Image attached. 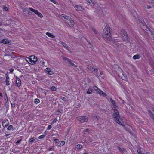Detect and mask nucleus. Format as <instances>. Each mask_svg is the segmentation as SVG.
<instances>
[{
    "mask_svg": "<svg viewBox=\"0 0 154 154\" xmlns=\"http://www.w3.org/2000/svg\"><path fill=\"white\" fill-rule=\"evenodd\" d=\"M11 106L13 108L15 106L14 104V103L13 104L12 103H11Z\"/></svg>",
    "mask_w": 154,
    "mask_h": 154,
    "instance_id": "nucleus-51",
    "label": "nucleus"
},
{
    "mask_svg": "<svg viewBox=\"0 0 154 154\" xmlns=\"http://www.w3.org/2000/svg\"><path fill=\"white\" fill-rule=\"evenodd\" d=\"M50 0L54 4H56V3L57 2L55 0Z\"/></svg>",
    "mask_w": 154,
    "mask_h": 154,
    "instance_id": "nucleus-50",
    "label": "nucleus"
},
{
    "mask_svg": "<svg viewBox=\"0 0 154 154\" xmlns=\"http://www.w3.org/2000/svg\"><path fill=\"white\" fill-rule=\"evenodd\" d=\"M151 8V7L150 6H148L147 7V8L149 9Z\"/></svg>",
    "mask_w": 154,
    "mask_h": 154,
    "instance_id": "nucleus-54",
    "label": "nucleus"
},
{
    "mask_svg": "<svg viewBox=\"0 0 154 154\" xmlns=\"http://www.w3.org/2000/svg\"><path fill=\"white\" fill-rule=\"evenodd\" d=\"M46 35L50 37L54 38L55 37V36L53 35L52 34L48 32H47L46 33Z\"/></svg>",
    "mask_w": 154,
    "mask_h": 154,
    "instance_id": "nucleus-18",
    "label": "nucleus"
},
{
    "mask_svg": "<svg viewBox=\"0 0 154 154\" xmlns=\"http://www.w3.org/2000/svg\"><path fill=\"white\" fill-rule=\"evenodd\" d=\"M21 140H22L21 139L19 140L17 142V143L18 144L21 141Z\"/></svg>",
    "mask_w": 154,
    "mask_h": 154,
    "instance_id": "nucleus-53",
    "label": "nucleus"
},
{
    "mask_svg": "<svg viewBox=\"0 0 154 154\" xmlns=\"http://www.w3.org/2000/svg\"><path fill=\"white\" fill-rule=\"evenodd\" d=\"M51 149H52V148H49V150H51Z\"/></svg>",
    "mask_w": 154,
    "mask_h": 154,
    "instance_id": "nucleus-64",
    "label": "nucleus"
},
{
    "mask_svg": "<svg viewBox=\"0 0 154 154\" xmlns=\"http://www.w3.org/2000/svg\"><path fill=\"white\" fill-rule=\"evenodd\" d=\"M60 99L62 100H63L64 101H67L66 98H65V97H60Z\"/></svg>",
    "mask_w": 154,
    "mask_h": 154,
    "instance_id": "nucleus-34",
    "label": "nucleus"
},
{
    "mask_svg": "<svg viewBox=\"0 0 154 154\" xmlns=\"http://www.w3.org/2000/svg\"><path fill=\"white\" fill-rule=\"evenodd\" d=\"M92 89L91 88H90L89 89H88V91H87V93L89 94H92Z\"/></svg>",
    "mask_w": 154,
    "mask_h": 154,
    "instance_id": "nucleus-21",
    "label": "nucleus"
},
{
    "mask_svg": "<svg viewBox=\"0 0 154 154\" xmlns=\"http://www.w3.org/2000/svg\"><path fill=\"white\" fill-rule=\"evenodd\" d=\"M21 81L20 79L18 77H16V84L18 87H20L21 85Z\"/></svg>",
    "mask_w": 154,
    "mask_h": 154,
    "instance_id": "nucleus-9",
    "label": "nucleus"
},
{
    "mask_svg": "<svg viewBox=\"0 0 154 154\" xmlns=\"http://www.w3.org/2000/svg\"><path fill=\"white\" fill-rule=\"evenodd\" d=\"M118 42L117 41H116L113 44V46L115 47H117V44L116 43H117V42Z\"/></svg>",
    "mask_w": 154,
    "mask_h": 154,
    "instance_id": "nucleus-42",
    "label": "nucleus"
},
{
    "mask_svg": "<svg viewBox=\"0 0 154 154\" xmlns=\"http://www.w3.org/2000/svg\"><path fill=\"white\" fill-rule=\"evenodd\" d=\"M86 132H88V131H89L88 129H86Z\"/></svg>",
    "mask_w": 154,
    "mask_h": 154,
    "instance_id": "nucleus-62",
    "label": "nucleus"
},
{
    "mask_svg": "<svg viewBox=\"0 0 154 154\" xmlns=\"http://www.w3.org/2000/svg\"><path fill=\"white\" fill-rule=\"evenodd\" d=\"M2 29L0 28V32H1V31H2Z\"/></svg>",
    "mask_w": 154,
    "mask_h": 154,
    "instance_id": "nucleus-61",
    "label": "nucleus"
},
{
    "mask_svg": "<svg viewBox=\"0 0 154 154\" xmlns=\"http://www.w3.org/2000/svg\"><path fill=\"white\" fill-rule=\"evenodd\" d=\"M94 68H93L92 67L90 66H89L88 67V69L91 71H92L93 72V69H94Z\"/></svg>",
    "mask_w": 154,
    "mask_h": 154,
    "instance_id": "nucleus-35",
    "label": "nucleus"
},
{
    "mask_svg": "<svg viewBox=\"0 0 154 154\" xmlns=\"http://www.w3.org/2000/svg\"><path fill=\"white\" fill-rule=\"evenodd\" d=\"M9 135H10V134H6L5 135V137H7V136H8Z\"/></svg>",
    "mask_w": 154,
    "mask_h": 154,
    "instance_id": "nucleus-57",
    "label": "nucleus"
},
{
    "mask_svg": "<svg viewBox=\"0 0 154 154\" xmlns=\"http://www.w3.org/2000/svg\"><path fill=\"white\" fill-rule=\"evenodd\" d=\"M92 29L95 34H97L98 32L96 30V29H95L92 28Z\"/></svg>",
    "mask_w": 154,
    "mask_h": 154,
    "instance_id": "nucleus-37",
    "label": "nucleus"
},
{
    "mask_svg": "<svg viewBox=\"0 0 154 154\" xmlns=\"http://www.w3.org/2000/svg\"><path fill=\"white\" fill-rule=\"evenodd\" d=\"M104 33L103 35V37L105 39L109 40H111V36L109 28L106 26L104 29Z\"/></svg>",
    "mask_w": 154,
    "mask_h": 154,
    "instance_id": "nucleus-2",
    "label": "nucleus"
},
{
    "mask_svg": "<svg viewBox=\"0 0 154 154\" xmlns=\"http://www.w3.org/2000/svg\"><path fill=\"white\" fill-rule=\"evenodd\" d=\"M84 152L83 153V154H87V152L85 150H84Z\"/></svg>",
    "mask_w": 154,
    "mask_h": 154,
    "instance_id": "nucleus-55",
    "label": "nucleus"
},
{
    "mask_svg": "<svg viewBox=\"0 0 154 154\" xmlns=\"http://www.w3.org/2000/svg\"><path fill=\"white\" fill-rule=\"evenodd\" d=\"M3 9L5 11H8V8L5 6H3Z\"/></svg>",
    "mask_w": 154,
    "mask_h": 154,
    "instance_id": "nucleus-41",
    "label": "nucleus"
},
{
    "mask_svg": "<svg viewBox=\"0 0 154 154\" xmlns=\"http://www.w3.org/2000/svg\"><path fill=\"white\" fill-rule=\"evenodd\" d=\"M117 107L113 106L112 107V109L114 112V113H113V117L115 119L117 123L124 126V125L121 123V122L120 121V117L119 116L118 111L116 108Z\"/></svg>",
    "mask_w": 154,
    "mask_h": 154,
    "instance_id": "nucleus-1",
    "label": "nucleus"
},
{
    "mask_svg": "<svg viewBox=\"0 0 154 154\" xmlns=\"http://www.w3.org/2000/svg\"><path fill=\"white\" fill-rule=\"evenodd\" d=\"M140 58V57L138 55H136L133 56V58L134 59H138Z\"/></svg>",
    "mask_w": 154,
    "mask_h": 154,
    "instance_id": "nucleus-28",
    "label": "nucleus"
},
{
    "mask_svg": "<svg viewBox=\"0 0 154 154\" xmlns=\"http://www.w3.org/2000/svg\"><path fill=\"white\" fill-rule=\"evenodd\" d=\"M5 76L6 78V80H9V77L7 74H5Z\"/></svg>",
    "mask_w": 154,
    "mask_h": 154,
    "instance_id": "nucleus-40",
    "label": "nucleus"
},
{
    "mask_svg": "<svg viewBox=\"0 0 154 154\" xmlns=\"http://www.w3.org/2000/svg\"><path fill=\"white\" fill-rule=\"evenodd\" d=\"M34 103H35V104H37V103H39L40 102V100H39L38 99H35V100H34Z\"/></svg>",
    "mask_w": 154,
    "mask_h": 154,
    "instance_id": "nucleus-31",
    "label": "nucleus"
},
{
    "mask_svg": "<svg viewBox=\"0 0 154 154\" xmlns=\"http://www.w3.org/2000/svg\"><path fill=\"white\" fill-rule=\"evenodd\" d=\"M119 71L120 72L119 73L118 71L117 72L118 75L119 76L120 78L121 79H122L124 80V75L123 74V71L122 70L120 69V68L119 69Z\"/></svg>",
    "mask_w": 154,
    "mask_h": 154,
    "instance_id": "nucleus-8",
    "label": "nucleus"
},
{
    "mask_svg": "<svg viewBox=\"0 0 154 154\" xmlns=\"http://www.w3.org/2000/svg\"><path fill=\"white\" fill-rule=\"evenodd\" d=\"M148 112H149V114L152 117L153 120L154 121V114H152V112L149 110H148Z\"/></svg>",
    "mask_w": 154,
    "mask_h": 154,
    "instance_id": "nucleus-25",
    "label": "nucleus"
},
{
    "mask_svg": "<svg viewBox=\"0 0 154 154\" xmlns=\"http://www.w3.org/2000/svg\"><path fill=\"white\" fill-rule=\"evenodd\" d=\"M100 75H102L103 74V72L102 71H100Z\"/></svg>",
    "mask_w": 154,
    "mask_h": 154,
    "instance_id": "nucleus-59",
    "label": "nucleus"
},
{
    "mask_svg": "<svg viewBox=\"0 0 154 154\" xmlns=\"http://www.w3.org/2000/svg\"><path fill=\"white\" fill-rule=\"evenodd\" d=\"M58 139H55L54 140V141H58Z\"/></svg>",
    "mask_w": 154,
    "mask_h": 154,
    "instance_id": "nucleus-58",
    "label": "nucleus"
},
{
    "mask_svg": "<svg viewBox=\"0 0 154 154\" xmlns=\"http://www.w3.org/2000/svg\"><path fill=\"white\" fill-rule=\"evenodd\" d=\"M75 8L76 10L77 11H82L84 10V9L80 5H76Z\"/></svg>",
    "mask_w": 154,
    "mask_h": 154,
    "instance_id": "nucleus-13",
    "label": "nucleus"
},
{
    "mask_svg": "<svg viewBox=\"0 0 154 154\" xmlns=\"http://www.w3.org/2000/svg\"><path fill=\"white\" fill-rule=\"evenodd\" d=\"M94 117L95 118H96V119H98L97 116H94Z\"/></svg>",
    "mask_w": 154,
    "mask_h": 154,
    "instance_id": "nucleus-60",
    "label": "nucleus"
},
{
    "mask_svg": "<svg viewBox=\"0 0 154 154\" xmlns=\"http://www.w3.org/2000/svg\"><path fill=\"white\" fill-rule=\"evenodd\" d=\"M35 14H36L37 15H38L39 17H40V18H42V17H43V16L42 14L39 12L38 10L36 13Z\"/></svg>",
    "mask_w": 154,
    "mask_h": 154,
    "instance_id": "nucleus-20",
    "label": "nucleus"
},
{
    "mask_svg": "<svg viewBox=\"0 0 154 154\" xmlns=\"http://www.w3.org/2000/svg\"><path fill=\"white\" fill-rule=\"evenodd\" d=\"M50 89L52 91H55L56 90V88L54 86L51 87Z\"/></svg>",
    "mask_w": 154,
    "mask_h": 154,
    "instance_id": "nucleus-30",
    "label": "nucleus"
},
{
    "mask_svg": "<svg viewBox=\"0 0 154 154\" xmlns=\"http://www.w3.org/2000/svg\"><path fill=\"white\" fill-rule=\"evenodd\" d=\"M137 152L139 154H142L141 151L140 150H137Z\"/></svg>",
    "mask_w": 154,
    "mask_h": 154,
    "instance_id": "nucleus-49",
    "label": "nucleus"
},
{
    "mask_svg": "<svg viewBox=\"0 0 154 154\" xmlns=\"http://www.w3.org/2000/svg\"><path fill=\"white\" fill-rule=\"evenodd\" d=\"M77 119L82 123L87 122L88 120V118L86 116L78 117H77Z\"/></svg>",
    "mask_w": 154,
    "mask_h": 154,
    "instance_id": "nucleus-3",
    "label": "nucleus"
},
{
    "mask_svg": "<svg viewBox=\"0 0 154 154\" xmlns=\"http://www.w3.org/2000/svg\"><path fill=\"white\" fill-rule=\"evenodd\" d=\"M98 94H99L101 95L102 96H106V94L105 93H104L103 91H101L100 90V91L99 92Z\"/></svg>",
    "mask_w": 154,
    "mask_h": 154,
    "instance_id": "nucleus-23",
    "label": "nucleus"
},
{
    "mask_svg": "<svg viewBox=\"0 0 154 154\" xmlns=\"http://www.w3.org/2000/svg\"><path fill=\"white\" fill-rule=\"evenodd\" d=\"M28 11L26 9H24L23 10V12L26 14H27Z\"/></svg>",
    "mask_w": 154,
    "mask_h": 154,
    "instance_id": "nucleus-32",
    "label": "nucleus"
},
{
    "mask_svg": "<svg viewBox=\"0 0 154 154\" xmlns=\"http://www.w3.org/2000/svg\"><path fill=\"white\" fill-rule=\"evenodd\" d=\"M42 64L43 65H44L45 64V62H44L43 61L42 62Z\"/></svg>",
    "mask_w": 154,
    "mask_h": 154,
    "instance_id": "nucleus-56",
    "label": "nucleus"
},
{
    "mask_svg": "<svg viewBox=\"0 0 154 154\" xmlns=\"http://www.w3.org/2000/svg\"><path fill=\"white\" fill-rule=\"evenodd\" d=\"M45 137V135H41L39 136L38 138L39 139H42V138H44Z\"/></svg>",
    "mask_w": 154,
    "mask_h": 154,
    "instance_id": "nucleus-36",
    "label": "nucleus"
},
{
    "mask_svg": "<svg viewBox=\"0 0 154 154\" xmlns=\"http://www.w3.org/2000/svg\"><path fill=\"white\" fill-rule=\"evenodd\" d=\"M56 121H57L56 119V118L54 119V120L51 123V124H52L54 123H55L56 122Z\"/></svg>",
    "mask_w": 154,
    "mask_h": 154,
    "instance_id": "nucleus-45",
    "label": "nucleus"
},
{
    "mask_svg": "<svg viewBox=\"0 0 154 154\" xmlns=\"http://www.w3.org/2000/svg\"><path fill=\"white\" fill-rule=\"evenodd\" d=\"M98 94H99L101 95L102 96H106V94L105 93H104L103 91H101L100 90V91L99 92Z\"/></svg>",
    "mask_w": 154,
    "mask_h": 154,
    "instance_id": "nucleus-22",
    "label": "nucleus"
},
{
    "mask_svg": "<svg viewBox=\"0 0 154 154\" xmlns=\"http://www.w3.org/2000/svg\"><path fill=\"white\" fill-rule=\"evenodd\" d=\"M94 89L96 91L97 93H98L100 91V89L98 87L96 86H94L93 87Z\"/></svg>",
    "mask_w": 154,
    "mask_h": 154,
    "instance_id": "nucleus-19",
    "label": "nucleus"
},
{
    "mask_svg": "<svg viewBox=\"0 0 154 154\" xmlns=\"http://www.w3.org/2000/svg\"><path fill=\"white\" fill-rule=\"evenodd\" d=\"M2 43L4 44H9L10 42L7 39H5L3 40H2Z\"/></svg>",
    "mask_w": 154,
    "mask_h": 154,
    "instance_id": "nucleus-16",
    "label": "nucleus"
},
{
    "mask_svg": "<svg viewBox=\"0 0 154 154\" xmlns=\"http://www.w3.org/2000/svg\"><path fill=\"white\" fill-rule=\"evenodd\" d=\"M121 33L122 35L123 39L124 41L128 40L127 35L125 31L124 30H122L121 31Z\"/></svg>",
    "mask_w": 154,
    "mask_h": 154,
    "instance_id": "nucleus-5",
    "label": "nucleus"
},
{
    "mask_svg": "<svg viewBox=\"0 0 154 154\" xmlns=\"http://www.w3.org/2000/svg\"><path fill=\"white\" fill-rule=\"evenodd\" d=\"M90 4H95V2L94 1V0H86Z\"/></svg>",
    "mask_w": 154,
    "mask_h": 154,
    "instance_id": "nucleus-27",
    "label": "nucleus"
},
{
    "mask_svg": "<svg viewBox=\"0 0 154 154\" xmlns=\"http://www.w3.org/2000/svg\"><path fill=\"white\" fill-rule=\"evenodd\" d=\"M60 17L62 20L66 22L68 19H70V17L65 14H63L59 16Z\"/></svg>",
    "mask_w": 154,
    "mask_h": 154,
    "instance_id": "nucleus-6",
    "label": "nucleus"
},
{
    "mask_svg": "<svg viewBox=\"0 0 154 154\" xmlns=\"http://www.w3.org/2000/svg\"><path fill=\"white\" fill-rule=\"evenodd\" d=\"M93 71H94L95 72L97 73L98 71V69H97L94 68L93 70Z\"/></svg>",
    "mask_w": 154,
    "mask_h": 154,
    "instance_id": "nucleus-48",
    "label": "nucleus"
},
{
    "mask_svg": "<svg viewBox=\"0 0 154 154\" xmlns=\"http://www.w3.org/2000/svg\"><path fill=\"white\" fill-rule=\"evenodd\" d=\"M110 101L112 104L113 105V106L117 107V104L115 100H113L111 98H110Z\"/></svg>",
    "mask_w": 154,
    "mask_h": 154,
    "instance_id": "nucleus-14",
    "label": "nucleus"
},
{
    "mask_svg": "<svg viewBox=\"0 0 154 154\" xmlns=\"http://www.w3.org/2000/svg\"><path fill=\"white\" fill-rule=\"evenodd\" d=\"M34 141V140L33 138H31L29 139V143H32Z\"/></svg>",
    "mask_w": 154,
    "mask_h": 154,
    "instance_id": "nucleus-33",
    "label": "nucleus"
},
{
    "mask_svg": "<svg viewBox=\"0 0 154 154\" xmlns=\"http://www.w3.org/2000/svg\"><path fill=\"white\" fill-rule=\"evenodd\" d=\"M29 9L31 11H32L35 14L37 11V10L34 9L32 8H29Z\"/></svg>",
    "mask_w": 154,
    "mask_h": 154,
    "instance_id": "nucleus-24",
    "label": "nucleus"
},
{
    "mask_svg": "<svg viewBox=\"0 0 154 154\" xmlns=\"http://www.w3.org/2000/svg\"><path fill=\"white\" fill-rule=\"evenodd\" d=\"M10 70V73H12L14 71V69L12 68H11L9 69Z\"/></svg>",
    "mask_w": 154,
    "mask_h": 154,
    "instance_id": "nucleus-47",
    "label": "nucleus"
},
{
    "mask_svg": "<svg viewBox=\"0 0 154 154\" xmlns=\"http://www.w3.org/2000/svg\"><path fill=\"white\" fill-rule=\"evenodd\" d=\"M61 44L66 49L68 50H69V47L66 44L63 42H62Z\"/></svg>",
    "mask_w": 154,
    "mask_h": 154,
    "instance_id": "nucleus-17",
    "label": "nucleus"
},
{
    "mask_svg": "<svg viewBox=\"0 0 154 154\" xmlns=\"http://www.w3.org/2000/svg\"><path fill=\"white\" fill-rule=\"evenodd\" d=\"M29 58L33 60L35 62H36L37 61V58L36 57H35L34 55H32L30 56V57Z\"/></svg>",
    "mask_w": 154,
    "mask_h": 154,
    "instance_id": "nucleus-15",
    "label": "nucleus"
},
{
    "mask_svg": "<svg viewBox=\"0 0 154 154\" xmlns=\"http://www.w3.org/2000/svg\"><path fill=\"white\" fill-rule=\"evenodd\" d=\"M45 72L48 75H52L54 74V72L48 68H46L45 69Z\"/></svg>",
    "mask_w": 154,
    "mask_h": 154,
    "instance_id": "nucleus-10",
    "label": "nucleus"
},
{
    "mask_svg": "<svg viewBox=\"0 0 154 154\" xmlns=\"http://www.w3.org/2000/svg\"><path fill=\"white\" fill-rule=\"evenodd\" d=\"M63 59L65 60H67L68 62L69 60V59L66 57H64L63 58Z\"/></svg>",
    "mask_w": 154,
    "mask_h": 154,
    "instance_id": "nucleus-46",
    "label": "nucleus"
},
{
    "mask_svg": "<svg viewBox=\"0 0 154 154\" xmlns=\"http://www.w3.org/2000/svg\"><path fill=\"white\" fill-rule=\"evenodd\" d=\"M146 31H148V30L149 31V33L151 34V37H153L154 38V32L152 31V29L148 27H146V29H145Z\"/></svg>",
    "mask_w": 154,
    "mask_h": 154,
    "instance_id": "nucleus-11",
    "label": "nucleus"
},
{
    "mask_svg": "<svg viewBox=\"0 0 154 154\" xmlns=\"http://www.w3.org/2000/svg\"><path fill=\"white\" fill-rule=\"evenodd\" d=\"M5 82L7 85H10V83L8 80H6Z\"/></svg>",
    "mask_w": 154,
    "mask_h": 154,
    "instance_id": "nucleus-38",
    "label": "nucleus"
},
{
    "mask_svg": "<svg viewBox=\"0 0 154 154\" xmlns=\"http://www.w3.org/2000/svg\"><path fill=\"white\" fill-rule=\"evenodd\" d=\"M0 96L2 97V94L1 93H0Z\"/></svg>",
    "mask_w": 154,
    "mask_h": 154,
    "instance_id": "nucleus-63",
    "label": "nucleus"
},
{
    "mask_svg": "<svg viewBox=\"0 0 154 154\" xmlns=\"http://www.w3.org/2000/svg\"><path fill=\"white\" fill-rule=\"evenodd\" d=\"M7 129L8 130H9L11 129L14 130V127H13V126L12 125H11L8 127Z\"/></svg>",
    "mask_w": 154,
    "mask_h": 154,
    "instance_id": "nucleus-26",
    "label": "nucleus"
},
{
    "mask_svg": "<svg viewBox=\"0 0 154 154\" xmlns=\"http://www.w3.org/2000/svg\"><path fill=\"white\" fill-rule=\"evenodd\" d=\"M65 23L66 24L67 26L69 27H72L74 25V22L72 19L70 18V19H68L66 22H65Z\"/></svg>",
    "mask_w": 154,
    "mask_h": 154,
    "instance_id": "nucleus-4",
    "label": "nucleus"
},
{
    "mask_svg": "<svg viewBox=\"0 0 154 154\" xmlns=\"http://www.w3.org/2000/svg\"><path fill=\"white\" fill-rule=\"evenodd\" d=\"M26 61L28 62H30V63L32 64H35L36 63V62L34 61V60L29 57H27L26 59Z\"/></svg>",
    "mask_w": 154,
    "mask_h": 154,
    "instance_id": "nucleus-12",
    "label": "nucleus"
},
{
    "mask_svg": "<svg viewBox=\"0 0 154 154\" xmlns=\"http://www.w3.org/2000/svg\"><path fill=\"white\" fill-rule=\"evenodd\" d=\"M2 125L3 127H6L8 125V124H5V122H2Z\"/></svg>",
    "mask_w": 154,
    "mask_h": 154,
    "instance_id": "nucleus-43",
    "label": "nucleus"
},
{
    "mask_svg": "<svg viewBox=\"0 0 154 154\" xmlns=\"http://www.w3.org/2000/svg\"><path fill=\"white\" fill-rule=\"evenodd\" d=\"M55 145L57 146H63L65 144V142L64 141H60L58 142H55Z\"/></svg>",
    "mask_w": 154,
    "mask_h": 154,
    "instance_id": "nucleus-7",
    "label": "nucleus"
},
{
    "mask_svg": "<svg viewBox=\"0 0 154 154\" xmlns=\"http://www.w3.org/2000/svg\"><path fill=\"white\" fill-rule=\"evenodd\" d=\"M27 13V14H29V15H33V14H32V13H31V12H30L29 11H28V13Z\"/></svg>",
    "mask_w": 154,
    "mask_h": 154,
    "instance_id": "nucleus-52",
    "label": "nucleus"
},
{
    "mask_svg": "<svg viewBox=\"0 0 154 154\" xmlns=\"http://www.w3.org/2000/svg\"><path fill=\"white\" fill-rule=\"evenodd\" d=\"M52 128V126L50 125H49L47 127V129L49 130Z\"/></svg>",
    "mask_w": 154,
    "mask_h": 154,
    "instance_id": "nucleus-44",
    "label": "nucleus"
},
{
    "mask_svg": "<svg viewBox=\"0 0 154 154\" xmlns=\"http://www.w3.org/2000/svg\"><path fill=\"white\" fill-rule=\"evenodd\" d=\"M72 60H71L69 59V60L68 61L69 63L72 66H76L74 64L72 63Z\"/></svg>",
    "mask_w": 154,
    "mask_h": 154,
    "instance_id": "nucleus-29",
    "label": "nucleus"
},
{
    "mask_svg": "<svg viewBox=\"0 0 154 154\" xmlns=\"http://www.w3.org/2000/svg\"><path fill=\"white\" fill-rule=\"evenodd\" d=\"M82 146L81 144H78L77 146V148L78 149H79L82 148Z\"/></svg>",
    "mask_w": 154,
    "mask_h": 154,
    "instance_id": "nucleus-39",
    "label": "nucleus"
}]
</instances>
